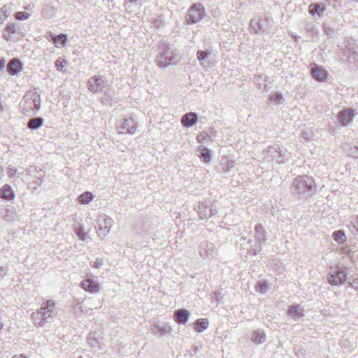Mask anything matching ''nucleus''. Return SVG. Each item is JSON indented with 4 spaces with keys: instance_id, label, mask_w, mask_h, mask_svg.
<instances>
[{
    "instance_id": "46",
    "label": "nucleus",
    "mask_w": 358,
    "mask_h": 358,
    "mask_svg": "<svg viewBox=\"0 0 358 358\" xmlns=\"http://www.w3.org/2000/svg\"><path fill=\"white\" fill-rule=\"evenodd\" d=\"M354 48H352L350 45H346L343 50V54L348 57V55L352 52V50Z\"/></svg>"
},
{
    "instance_id": "19",
    "label": "nucleus",
    "mask_w": 358,
    "mask_h": 358,
    "mask_svg": "<svg viewBox=\"0 0 358 358\" xmlns=\"http://www.w3.org/2000/svg\"><path fill=\"white\" fill-rule=\"evenodd\" d=\"M189 312L184 308L178 309L174 313V320L178 324H185L189 317Z\"/></svg>"
},
{
    "instance_id": "32",
    "label": "nucleus",
    "mask_w": 358,
    "mask_h": 358,
    "mask_svg": "<svg viewBox=\"0 0 358 358\" xmlns=\"http://www.w3.org/2000/svg\"><path fill=\"white\" fill-rule=\"evenodd\" d=\"M348 227L353 235H358V215L352 217Z\"/></svg>"
},
{
    "instance_id": "3",
    "label": "nucleus",
    "mask_w": 358,
    "mask_h": 358,
    "mask_svg": "<svg viewBox=\"0 0 358 358\" xmlns=\"http://www.w3.org/2000/svg\"><path fill=\"white\" fill-rule=\"evenodd\" d=\"M258 157L263 162L274 161L280 164L287 163L289 160L290 153L286 149H283L278 145H273L264 149Z\"/></svg>"
},
{
    "instance_id": "16",
    "label": "nucleus",
    "mask_w": 358,
    "mask_h": 358,
    "mask_svg": "<svg viewBox=\"0 0 358 358\" xmlns=\"http://www.w3.org/2000/svg\"><path fill=\"white\" fill-rule=\"evenodd\" d=\"M198 120V116L196 113L190 112L185 113L181 118V123L183 127L190 128L194 126Z\"/></svg>"
},
{
    "instance_id": "17",
    "label": "nucleus",
    "mask_w": 358,
    "mask_h": 358,
    "mask_svg": "<svg viewBox=\"0 0 358 358\" xmlns=\"http://www.w3.org/2000/svg\"><path fill=\"white\" fill-rule=\"evenodd\" d=\"M6 70L12 76L17 75L22 70V64L18 59H12L8 62Z\"/></svg>"
},
{
    "instance_id": "5",
    "label": "nucleus",
    "mask_w": 358,
    "mask_h": 358,
    "mask_svg": "<svg viewBox=\"0 0 358 358\" xmlns=\"http://www.w3.org/2000/svg\"><path fill=\"white\" fill-rule=\"evenodd\" d=\"M313 179L306 175L298 176L292 181L290 192L294 196H302L310 193L314 187Z\"/></svg>"
},
{
    "instance_id": "43",
    "label": "nucleus",
    "mask_w": 358,
    "mask_h": 358,
    "mask_svg": "<svg viewBox=\"0 0 358 358\" xmlns=\"http://www.w3.org/2000/svg\"><path fill=\"white\" fill-rule=\"evenodd\" d=\"M282 99V96L280 94H274L270 96L271 101H273L275 103H279Z\"/></svg>"
},
{
    "instance_id": "9",
    "label": "nucleus",
    "mask_w": 358,
    "mask_h": 358,
    "mask_svg": "<svg viewBox=\"0 0 358 358\" xmlns=\"http://www.w3.org/2000/svg\"><path fill=\"white\" fill-rule=\"evenodd\" d=\"M347 268L341 267L329 272L327 275V281L332 286H340L347 280Z\"/></svg>"
},
{
    "instance_id": "44",
    "label": "nucleus",
    "mask_w": 358,
    "mask_h": 358,
    "mask_svg": "<svg viewBox=\"0 0 358 358\" xmlns=\"http://www.w3.org/2000/svg\"><path fill=\"white\" fill-rule=\"evenodd\" d=\"M234 167V162H228L227 164V167L223 168V173H228L230 172V170Z\"/></svg>"
},
{
    "instance_id": "49",
    "label": "nucleus",
    "mask_w": 358,
    "mask_h": 358,
    "mask_svg": "<svg viewBox=\"0 0 358 358\" xmlns=\"http://www.w3.org/2000/svg\"><path fill=\"white\" fill-rule=\"evenodd\" d=\"M6 274V269L2 266L0 267V278H3Z\"/></svg>"
},
{
    "instance_id": "27",
    "label": "nucleus",
    "mask_w": 358,
    "mask_h": 358,
    "mask_svg": "<svg viewBox=\"0 0 358 358\" xmlns=\"http://www.w3.org/2000/svg\"><path fill=\"white\" fill-rule=\"evenodd\" d=\"M43 122L44 119L43 117H33L29 120L27 127L31 130H36L43 125Z\"/></svg>"
},
{
    "instance_id": "45",
    "label": "nucleus",
    "mask_w": 358,
    "mask_h": 358,
    "mask_svg": "<svg viewBox=\"0 0 358 358\" xmlns=\"http://www.w3.org/2000/svg\"><path fill=\"white\" fill-rule=\"evenodd\" d=\"M257 287L259 289V290L262 293L265 292L268 289L267 285L264 282H258Z\"/></svg>"
},
{
    "instance_id": "29",
    "label": "nucleus",
    "mask_w": 358,
    "mask_h": 358,
    "mask_svg": "<svg viewBox=\"0 0 358 358\" xmlns=\"http://www.w3.org/2000/svg\"><path fill=\"white\" fill-rule=\"evenodd\" d=\"M11 13V5H4L0 8V24H2L3 22Z\"/></svg>"
},
{
    "instance_id": "23",
    "label": "nucleus",
    "mask_w": 358,
    "mask_h": 358,
    "mask_svg": "<svg viewBox=\"0 0 358 358\" xmlns=\"http://www.w3.org/2000/svg\"><path fill=\"white\" fill-rule=\"evenodd\" d=\"M49 36L57 47L59 45L64 47L66 45L67 36L66 34H60L59 35H54L52 33L50 32Z\"/></svg>"
},
{
    "instance_id": "53",
    "label": "nucleus",
    "mask_w": 358,
    "mask_h": 358,
    "mask_svg": "<svg viewBox=\"0 0 358 358\" xmlns=\"http://www.w3.org/2000/svg\"><path fill=\"white\" fill-rule=\"evenodd\" d=\"M13 358H27L26 356L20 355L19 357L14 356Z\"/></svg>"
},
{
    "instance_id": "1",
    "label": "nucleus",
    "mask_w": 358,
    "mask_h": 358,
    "mask_svg": "<svg viewBox=\"0 0 358 358\" xmlns=\"http://www.w3.org/2000/svg\"><path fill=\"white\" fill-rule=\"evenodd\" d=\"M56 303L53 300L49 299L43 302L37 311L32 313L31 317L38 327H42L47 323H50L57 315Z\"/></svg>"
},
{
    "instance_id": "10",
    "label": "nucleus",
    "mask_w": 358,
    "mask_h": 358,
    "mask_svg": "<svg viewBox=\"0 0 358 358\" xmlns=\"http://www.w3.org/2000/svg\"><path fill=\"white\" fill-rule=\"evenodd\" d=\"M106 85V79L99 75L90 78L87 81L88 90L93 93L102 92Z\"/></svg>"
},
{
    "instance_id": "42",
    "label": "nucleus",
    "mask_w": 358,
    "mask_h": 358,
    "mask_svg": "<svg viewBox=\"0 0 358 358\" xmlns=\"http://www.w3.org/2000/svg\"><path fill=\"white\" fill-rule=\"evenodd\" d=\"M358 57V52L355 50H352V52L348 55V59L350 62L354 63Z\"/></svg>"
},
{
    "instance_id": "51",
    "label": "nucleus",
    "mask_w": 358,
    "mask_h": 358,
    "mask_svg": "<svg viewBox=\"0 0 358 358\" xmlns=\"http://www.w3.org/2000/svg\"><path fill=\"white\" fill-rule=\"evenodd\" d=\"M16 171H17L16 170L10 171V172H8L9 176H11V177L14 176L15 173H16Z\"/></svg>"
},
{
    "instance_id": "35",
    "label": "nucleus",
    "mask_w": 358,
    "mask_h": 358,
    "mask_svg": "<svg viewBox=\"0 0 358 358\" xmlns=\"http://www.w3.org/2000/svg\"><path fill=\"white\" fill-rule=\"evenodd\" d=\"M313 77L319 80H323L326 78L327 76V72L324 70L320 69L319 67L313 69Z\"/></svg>"
},
{
    "instance_id": "20",
    "label": "nucleus",
    "mask_w": 358,
    "mask_h": 358,
    "mask_svg": "<svg viewBox=\"0 0 358 358\" xmlns=\"http://www.w3.org/2000/svg\"><path fill=\"white\" fill-rule=\"evenodd\" d=\"M15 195L9 185H4L0 188V199L7 201H11L15 198Z\"/></svg>"
},
{
    "instance_id": "41",
    "label": "nucleus",
    "mask_w": 358,
    "mask_h": 358,
    "mask_svg": "<svg viewBox=\"0 0 358 358\" xmlns=\"http://www.w3.org/2000/svg\"><path fill=\"white\" fill-rule=\"evenodd\" d=\"M5 30L6 32L9 33V34H15L16 33V24L15 23H8L6 28H5Z\"/></svg>"
},
{
    "instance_id": "47",
    "label": "nucleus",
    "mask_w": 358,
    "mask_h": 358,
    "mask_svg": "<svg viewBox=\"0 0 358 358\" xmlns=\"http://www.w3.org/2000/svg\"><path fill=\"white\" fill-rule=\"evenodd\" d=\"M350 285L355 289L358 290V278H355L352 282H349Z\"/></svg>"
},
{
    "instance_id": "21",
    "label": "nucleus",
    "mask_w": 358,
    "mask_h": 358,
    "mask_svg": "<svg viewBox=\"0 0 358 358\" xmlns=\"http://www.w3.org/2000/svg\"><path fill=\"white\" fill-rule=\"evenodd\" d=\"M326 8L324 4L320 3H312L308 7L309 13L314 16L317 15L319 17L322 16Z\"/></svg>"
},
{
    "instance_id": "22",
    "label": "nucleus",
    "mask_w": 358,
    "mask_h": 358,
    "mask_svg": "<svg viewBox=\"0 0 358 358\" xmlns=\"http://www.w3.org/2000/svg\"><path fill=\"white\" fill-rule=\"evenodd\" d=\"M267 22L266 20L259 19L258 21L255 20H252L250 21V27L251 29L253 31L255 34H259L261 31L265 30L266 24Z\"/></svg>"
},
{
    "instance_id": "15",
    "label": "nucleus",
    "mask_w": 358,
    "mask_h": 358,
    "mask_svg": "<svg viewBox=\"0 0 358 358\" xmlns=\"http://www.w3.org/2000/svg\"><path fill=\"white\" fill-rule=\"evenodd\" d=\"M80 286L85 291L91 293H97L100 290V285L92 279H85L80 282Z\"/></svg>"
},
{
    "instance_id": "31",
    "label": "nucleus",
    "mask_w": 358,
    "mask_h": 358,
    "mask_svg": "<svg viewBox=\"0 0 358 358\" xmlns=\"http://www.w3.org/2000/svg\"><path fill=\"white\" fill-rule=\"evenodd\" d=\"M332 237L338 244L342 245L346 242V236L344 231L337 230L332 234Z\"/></svg>"
},
{
    "instance_id": "7",
    "label": "nucleus",
    "mask_w": 358,
    "mask_h": 358,
    "mask_svg": "<svg viewBox=\"0 0 358 358\" xmlns=\"http://www.w3.org/2000/svg\"><path fill=\"white\" fill-rule=\"evenodd\" d=\"M196 210L198 213L200 219L202 220L208 219L217 213L215 201L210 199H207L199 202Z\"/></svg>"
},
{
    "instance_id": "11",
    "label": "nucleus",
    "mask_w": 358,
    "mask_h": 358,
    "mask_svg": "<svg viewBox=\"0 0 358 358\" xmlns=\"http://www.w3.org/2000/svg\"><path fill=\"white\" fill-rule=\"evenodd\" d=\"M97 223V234L99 237L103 238L109 233L113 224V221L110 217H101L98 219Z\"/></svg>"
},
{
    "instance_id": "48",
    "label": "nucleus",
    "mask_w": 358,
    "mask_h": 358,
    "mask_svg": "<svg viewBox=\"0 0 358 358\" xmlns=\"http://www.w3.org/2000/svg\"><path fill=\"white\" fill-rule=\"evenodd\" d=\"M103 264V260L101 259H96L93 264V266L95 268H99Z\"/></svg>"
},
{
    "instance_id": "37",
    "label": "nucleus",
    "mask_w": 358,
    "mask_h": 358,
    "mask_svg": "<svg viewBox=\"0 0 358 358\" xmlns=\"http://www.w3.org/2000/svg\"><path fill=\"white\" fill-rule=\"evenodd\" d=\"M15 215V212L10 209H6L2 213V217L8 222L13 220Z\"/></svg>"
},
{
    "instance_id": "50",
    "label": "nucleus",
    "mask_w": 358,
    "mask_h": 358,
    "mask_svg": "<svg viewBox=\"0 0 358 358\" xmlns=\"http://www.w3.org/2000/svg\"><path fill=\"white\" fill-rule=\"evenodd\" d=\"M5 66V61L3 59H0V70H2Z\"/></svg>"
},
{
    "instance_id": "24",
    "label": "nucleus",
    "mask_w": 358,
    "mask_h": 358,
    "mask_svg": "<svg viewBox=\"0 0 358 358\" xmlns=\"http://www.w3.org/2000/svg\"><path fill=\"white\" fill-rule=\"evenodd\" d=\"M288 314L290 315L294 320L304 316L303 309L299 305L289 306L288 308Z\"/></svg>"
},
{
    "instance_id": "40",
    "label": "nucleus",
    "mask_w": 358,
    "mask_h": 358,
    "mask_svg": "<svg viewBox=\"0 0 358 358\" xmlns=\"http://www.w3.org/2000/svg\"><path fill=\"white\" fill-rule=\"evenodd\" d=\"M322 29L324 33L329 36L333 35L335 33V29L334 28H331L327 23H324L322 25Z\"/></svg>"
},
{
    "instance_id": "39",
    "label": "nucleus",
    "mask_w": 358,
    "mask_h": 358,
    "mask_svg": "<svg viewBox=\"0 0 358 358\" xmlns=\"http://www.w3.org/2000/svg\"><path fill=\"white\" fill-rule=\"evenodd\" d=\"M30 16H31L30 13H28L27 12H23V11H19L15 14V17L17 20H25L28 19Z\"/></svg>"
},
{
    "instance_id": "34",
    "label": "nucleus",
    "mask_w": 358,
    "mask_h": 358,
    "mask_svg": "<svg viewBox=\"0 0 358 358\" xmlns=\"http://www.w3.org/2000/svg\"><path fill=\"white\" fill-rule=\"evenodd\" d=\"M75 233L81 241H85L88 238L87 234L84 232V227L81 224H78L75 227Z\"/></svg>"
},
{
    "instance_id": "18",
    "label": "nucleus",
    "mask_w": 358,
    "mask_h": 358,
    "mask_svg": "<svg viewBox=\"0 0 358 358\" xmlns=\"http://www.w3.org/2000/svg\"><path fill=\"white\" fill-rule=\"evenodd\" d=\"M354 111L352 109H345L339 112L338 121L343 125H347L352 121Z\"/></svg>"
},
{
    "instance_id": "6",
    "label": "nucleus",
    "mask_w": 358,
    "mask_h": 358,
    "mask_svg": "<svg viewBox=\"0 0 358 358\" xmlns=\"http://www.w3.org/2000/svg\"><path fill=\"white\" fill-rule=\"evenodd\" d=\"M179 59L175 52L166 45H162L155 59L156 64L159 67L165 68L170 65H176Z\"/></svg>"
},
{
    "instance_id": "54",
    "label": "nucleus",
    "mask_w": 358,
    "mask_h": 358,
    "mask_svg": "<svg viewBox=\"0 0 358 358\" xmlns=\"http://www.w3.org/2000/svg\"><path fill=\"white\" fill-rule=\"evenodd\" d=\"M3 327V324L0 322V329Z\"/></svg>"
},
{
    "instance_id": "38",
    "label": "nucleus",
    "mask_w": 358,
    "mask_h": 358,
    "mask_svg": "<svg viewBox=\"0 0 358 358\" xmlns=\"http://www.w3.org/2000/svg\"><path fill=\"white\" fill-rule=\"evenodd\" d=\"M67 65V61L64 59H58L55 62V66L59 71H64V68Z\"/></svg>"
},
{
    "instance_id": "12",
    "label": "nucleus",
    "mask_w": 358,
    "mask_h": 358,
    "mask_svg": "<svg viewBox=\"0 0 358 358\" xmlns=\"http://www.w3.org/2000/svg\"><path fill=\"white\" fill-rule=\"evenodd\" d=\"M137 128V123L131 117L124 119L122 123L117 127L119 134H134Z\"/></svg>"
},
{
    "instance_id": "36",
    "label": "nucleus",
    "mask_w": 358,
    "mask_h": 358,
    "mask_svg": "<svg viewBox=\"0 0 358 358\" xmlns=\"http://www.w3.org/2000/svg\"><path fill=\"white\" fill-rule=\"evenodd\" d=\"M210 50H198L196 52V57L200 62L205 61L210 55Z\"/></svg>"
},
{
    "instance_id": "25",
    "label": "nucleus",
    "mask_w": 358,
    "mask_h": 358,
    "mask_svg": "<svg viewBox=\"0 0 358 358\" xmlns=\"http://www.w3.org/2000/svg\"><path fill=\"white\" fill-rule=\"evenodd\" d=\"M198 157L203 159L206 162H208L211 159V152L204 146H199L196 150Z\"/></svg>"
},
{
    "instance_id": "33",
    "label": "nucleus",
    "mask_w": 358,
    "mask_h": 358,
    "mask_svg": "<svg viewBox=\"0 0 358 358\" xmlns=\"http://www.w3.org/2000/svg\"><path fill=\"white\" fill-rule=\"evenodd\" d=\"M78 201L82 204H87L93 199V194L90 192H85L78 196Z\"/></svg>"
},
{
    "instance_id": "13",
    "label": "nucleus",
    "mask_w": 358,
    "mask_h": 358,
    "mask_svg": "<svg viewBox=\"0 0 358 358\" xmlns=\"http://www.w3.org/2000/svg\"><path fill=\"white\" fill-rule=\"evenodd\" d=\"M215 252V246L213 243L208 241L201 242L199 248V253L203 259H210L213 257Z\"/></svg>"
},
{
    "instance_id": "52",
    "label": "nucleus",
    "mask_w": 358,
    "mask_h": 358,
    "mask_svg": "<svg viewBox=\"0 0 358 358\" xmlns=\"http://www.w3.org/2000/svg\"><path fill=\"white\" fill-rule=\"evenodd\" d=\"M41 182H42V180H41L39 178H38L36 179V181L34 182L36 183L38 185H39L41 183Z\"/></svg>"
},
{
    "instance_id": "4",
    "label": "nucleus",
    "mask_w": 358,
    "mask_h": 358,
    "mask_svg": "<svg viewBox=\"0 0 358 358\" xmlns=\"http://www.w3.org/2000/svg\"><path fill=\"white\" fill-rule=\"evenodd\" d=\"M41 107L40 96L34 92H28L20 103L21 112L26 116L36 115Z\"/></svg>"
},
{
    "instance_id": "28",
    "label": "nucleus",
    "mask_w": 358,
    "mask_h": 358,
    "mask_svg": "<svg viewBox=\"0 0 358 358\" xmlns=\"http://www.w3.org/2000/svg\"><path fill=\"white\" fill-rule=\"evenodd\" d=\"M194 329L197 332L201 333L207 329L208 327V320L206 318L199 319L194 322Z\"/></svg>"
},
{
    "instance_id": "2",
    "label": "nucleus",
    "mask_w": 358,
    "mask_h": 358,
    "mask_svg": "<svg viewBox=\"0 0 358 358\" xmlns=\"http://www.w3.org/2000/svg\"><path fill=\"white\" fill-rule=\"evenodd\" d=\"M255 241L254 242L251 238L241 237L237 245L243 250H246L248 252L257 255L260 252L262 245L266 241V231L262 224H257L255 227Z\"/></svg>"
},
{
    "instance_id": "55",
    "label": "nucleus",
    "mask_w": 358,
    "mask_h": 358,
    "mask_svg": "<svg viewBox=\"0 0 358 358\" xmlns=\"http://www.w3.org/2000/svg\"><path fill=\"white\" fill-rule=\"evenodd\" d=\"M80 358H82V357H80Z\"/></svg>"
},
{
    "instance_id": "26",
    "label": "nucleus",
    "mask_w": 358,
    "mask_h": 358,
    "mask_svg": "<svg viewBox=\"0 0 358 358\" xmlns=\"http://www.w3.org/2000/svg\"><path fill=\"white\" fill-rule=\"evenodd\" d=\"M250 338L255 344H262L266 341V335L262 330L256 329L252 333Z\"/></svg>"
},
{
    "instance_id": "30",
    "label": "nucleus",
    "mask_w": 358,
    "mask_h": 358,
    "mask_svg": "<svg viewBox=\"0 0 358 358\" xmlns=\"http://www.w3.org/2000/svg\"><path fill=\"white\" fill-rule=\"evenodd\" d=\"M141 0H125L124 7L129 12H133L141 5Z\"/></svg>"
},
{
    "instance_id": "14",
    "label": "nucleus",
    "mask_w": 358,
    "mask_h": 358,
    "mask_svg": "<svg viewBox=\"0 0 358 358\" xmlns=\"http://www.w3.org/2000/svg\"><path fill=\"white\" fill-rule=\"evenodd\" d=\"M150 329L154 335H159L161 336L169 334L172 331L171 327L166 323H163L162 324H154L151 326Z\"/></svg>"
},
{
    "instance_id": "8",
    "label": "nucleus",
    "mask_w": 358,
    "mask_h": 358,
    "mask_svg": "<svg viewBox=\"0 0 358 358\" xmlns=\"http://www.w3.org/2000/svg\"><path fill=\"white\" fill-rule=\"evenodd\" d=\"M206 11L201 3H193L189 8L185 20L188 24H194L204 17Z\"/></svg>"
}]
</instances>
